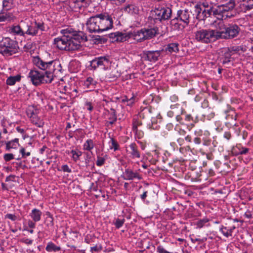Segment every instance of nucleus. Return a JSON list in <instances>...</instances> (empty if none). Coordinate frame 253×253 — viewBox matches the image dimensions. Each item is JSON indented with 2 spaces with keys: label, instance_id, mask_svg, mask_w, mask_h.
<instances>
[{
  "label": "nucleus",
  "instance_id": "obj_20",
  "mask_svg": "<svg viewBox=\"0 0 253 253\" xmlns=\"http://www.w3.org/2000/svg\"><path fill=\"white\" fill-rule=\"evenodd\" d=\"M239 8L241 11L246 12L253 8V0H242L239 5Z\"/></svg>",
  "mask_w": 253,
  "mask_h": 253
},
{
  "label": "nucleus",
  "instance_id": "obj_2",
  "mask_svg": "<svg viewBox=\"0 0 253 253\" xmlns=\"http://www.w3.org/2000/svg\"><path fill=\"white\" fill-rule=\"evenodd\" d=\"M60 33L62 35L54 40V44L60 50H78L81 47L80 43L82 42L87 41L83 32L74 31L71 28L63 29Z\"/></svg>",
  "mask_w": 253,
  "mask_h": 253
},
{
  "label": "nucleus",
  "instance_id": "obj_42",
  "mask_svg": "<svg viewBox=\"0 0 253 253\" xmlns=\"http://www.w3.org/2000/svg\"><path fill=\"white\" fill-rule=\"evenodd\" d=\"M141 124L136 120H133V124H132V130L135 133L137 134L138 129V126L141 125Z\"/></svg>",
  "mask_w": 253,
  "mask_h": 253
},
{
  "label": "nucleus",
  "instance_id": "obj_12",
  "mask_svg": "<svg viewBox=\"0 0 253 253\" xmlns=\"http://www.w3.org/2000/svg\"><path fill=\"white\" fill-rule=\"evenodd\" d=\"M234 7V4L232 3L227 4H225V2L221 3L220 5L212 6V14L214 16H221L225 11L231 10Z\"/></svg>",
  "mask_w": 253,
  "mask_h": 253
},
{
  "label": "nucleus",
  "instance_id": "obj_18",
  "mask_svg": "<svg viewBox=\"0 0 253 253\" xmlns=\"http://www.w3.org/2000/svg\"><path fill=\"white\" fill-rule=\"evenodd\" d=\"M109 38L112 40V42H123L127 40V36L126 33L117 32L112 33L109 35Z\"/></svg>",
  "mask_w": 253,
  "mask_h": 253
},
{
  "label": "nucleus",
  "instance_id": "obj_28",
  "mask_svg": "<svg viewBox=\"0 0 253 253\" xmlns=\"http://www.w3.org/2000/svg\"><path fill=\"white\" fill-rule=\"evenodd\" d=\"M152 110L150 107H144L141 109L139 113V116L143 119L149 118L151 117V114Z\"/></svg>",
  "mask_w": 253,
  "mask_h": 253
},
{
  "label": "nucleus",
  "instance_id": "obj_45",
  "mask_svg": "<svg viewBox=\"0 0 253 253\" xmlns=\"http://www.w3.org/2000/svg\"><path fill=\"white\" fill-rule=\"evenodd\" d=\"M102 250V247L100 244H96L95 246L90 248L91 253L94 252H98Z\"/></svg>",
  "mask_w": 253,
  "mask_h": 253
},
{
  "label": "nucleus",
  "instance_id": "obj_57",
  "mask_svg": "<svg viewBox=\"0 0 253 253\" xmlns=\"http://www.w3.org/2000/svg\"><path fill=\"white\" fill-rule=\"evenodd\" d=\"M220 3H224L225 2V4H229L232 3V4H235V0H219Z\"/></svg>",
  "mask_w": 253,
  "mask_h": 253
},
{
  "label": "nucleus",
  "instance_id": "obj_58",
  "mask_svg": "<svg viewBox=\"0 0 253 253\" xmlns=\"http://www.w3.org/2000/svg\"><path fill=\"white\" fill-rule=\"evenodd\" d=\"M15 178V176L14 175H10L6 177L5 179L6 181H14Z\"/></svg>",
  "mask_w": 253,
  "mask_h": 253
},
{
  "label": "nucleus",
  "instance_id": "obj_44",
  "mask_svg": "<svg viewBox=\"0 0 253 253\" xmlns=\"http://www.w3.org/2000/svg\"><path fill=\"white\" fill-rule=\"evenodd\" d=\"M209 221V220L207 218H204L202 219H200V220L198 221L196 225L198 228H202L205 223L208 222Z\"/></svg>",
  "mask_w": 253,
  "mask_h": 253
},
{
  "label": "nucleus",
  "instance_id": "obj_29",
  "mask_svg": "<svg viewBox=\"0 0 253 253\" xmlns=\"http://www.w3.org/2000/svg\"><path fill=\"white\" fill-rule=\"evenodd\" d=\"M96 82L91 77H88L84 82V86L87 88L91 89L94 87Z\"/></svg>",
  "mask_w": 253,
  "mask_h": 253
},
{
  "label": "nucleus",
  "instance_id": "obj_8",
  "mask_svg": "<svg viewBox=\"0 0 253 253\" xmlns=\"http://www.w3.org/2000/svg\"><path fill=\"white\" fill-rule=\"evenodd\" d=\"M204 9L201 5L197 4L194 6L196 18L199 20H204L206 18L213 15L212 6H206L204 4Z\"/></svg>",
  "mask_w": 253,
  "mask_h": 253
},
{
  "label": "nucleus",
  "instance_id": "obj_25",
  "mask_svg": "<svg viewBox=\"0 0 253 253\" xmlns=\"http://www.w3.org/2000/svg\"><path fill=\"white\" fill-rule=\"evenodd\" d=\"M108 114L109 115L108 118L109 121L106 123V126L108 127L110 125H113L117 121L116 112L114 109L111 108L110 112H109Z\"/></svg>",
  "mask_w": 253,
  "mask_h": 253
},
{
  "label": "nucleus",
  "instance_id": "obj_39",
  "mask_svg": "<svg viewBox=\"0 0 253 253\" xmlns=\"http://www.w3.org/2000/svg\"><path fill=\"white\" fill-rule=\"evenodd\" d=\"M220 231L226 237H228L232 235V233L229 231L227 227L222 226L220 229Z\"/></svg>",
  "mask_w": 253,
  "mask_h": 253
},
{
  "label": "nucleus",
  "instance_id": "obj_19",
  "mask_svg": "<svg viewBox=\"0 0 253 253\" xmlns=\"http://www.w3.org/2000/svg\"><path fill=\"white\" fill-rule=\"evenodd\" d=\"M145 59L151 62H156L160 56V51H146L144 52Z\"/></svg>",
  "mask_w": 253,
  "mask_h": 253
},
{
  "label": "nucleus",
  "instance_id": "obj_23",
  "mask_svg": "<svg viewBox=\"0 0 253 253\" xmlns=\"http://www.w3.org/2000/svg\"><path fill=\"white\" fill-rule=\"evenodd\" d=\"M249 151V148L244 147L241 145H237L233 148L232 150L233 153L235 155L246 154Z\"/></svg>",
  "mask_w": 253,
  "mask_h": 253
},
{
  "label": "nucleus",
  "instance_id": "obj_62",
  "mask_svg": "<svg viewBox=\"0 0 253 253\" xmlns=\"http://www.w3.org/2000/svg\"><path fill=\"white\" fill-rule=\"evenodd\" d=\"M28 226L31 228L35 227V223L33 221L29 220L28 222Z\"/></svg>",
  "mask_w": 253,
  "mask_h": 253
},
{
  "label": "nucleus",
  "instance_id": "obj_63",
  "mask_svg": "<svg viewBox=\"0 0 253 253\" xmlns=\"http://www.w3.org/2000/svg\"><path fill=\"white\" fill-rule=\"evenodd\" d=\"M147 196V191H145L143 193L140 195V198L143 201H145L146 197Z\"/></svg>",
  "mask_w": 253,
  "mask_h": 253
},
{
  "label": "nucleus",
  "instance_id": "obj_26",
  "mask_svg": "<svg viewBox=\"0 0 253 253\" xmlns=\"http://www.w3.org/2000/svg\"><path fill=\"white\" fill-rule=\"evenodd\" d=\"M42 212L41 211L37 209H34L30 213V215L35 222L39 221L41 220Z\"/></svg>",
  "mask_w": 253,
  "mask_h": 253
},
{
  "label": "nucleus",
  "instance_id": "obj_21",
  "mask_svg": "<svg viewBox=\"0 0 253 253\" xmlns=\"http://www.w3.org/2000/svg\"><path fill=\"white\" fill-rule=\"evenodd\" d=\"M129 150H127L130 156L132 159L140 158V153L138 151V147L135 143H132L129 145Z\"/></svg>",
  "mask_w": 253,
  "mask_h": 253
},
{
  "label": "nucleus",
  "instance_id": "obj_60",
  "mask_svg": "<svg viewBox=\"0 0 253 253\" xmlns=\"http://www.w3.org/2000/svg\"><path fill=\"white\" fill-rule=\"evenodd\" d=\"M202 134H203V131L200 129H199L195 131V135H196V136L199 137L200 136H201V135H202Z\"/></svg>",
  "mask_w": 253,
  "mask_h": 253
},
{
  "label": "nucleus",
  "instance_id": "obj_15",
  "mask_svg": "<svg viewBox=\"0 0 253 253\" xmlns=\"http://www.w3.org/2000/svg\"><path fill=\"white\" fill-rule=\"evenodd\" d=\"M232 55L228 48H223L220 51V60L223 64H228L231 62Z\"/></svg>",
  "mask_w": 253,
  "mask_h": 253
},
{
  "label": "nucleus",
  "instance_id": "obj_30",
  "mask_svg": "<svg viewBox=\"0 0 253 253\" xmlns=\"http://www.w3.org/2000/svg\"><path fill=\"white\" fill-rule=\"evenodd\" d=\"M21 77V76L19 75L15 76H10L7 79L6 84L9 85H14L16 82L20 81Z\"/></svg>",
  "mask_w": 253,
  "mask_h": 253
},
{
  "label": "nucleus",
  "instance_id": "obj_41",
  "mask_svg": "<svg viewBox=\"0 0 253 253\" xmlns=\"http://www.w3.org/2000/svg\"><path fill=\"white\" fill-rule=\"evenodd\" d=\"M111 145L110 146V148L111 149H113L115 151L119 149V145L117 142L116 140H115L114 138H111L110 140V142Z\"/></svg>",
  "mask_w": 253,
  "mask_h": 253
},
{
  "label": "nucleus",
  "instance_id": "obj_56",
  "mask_svg": "<svg viewBox=\"0 0 253 253\" xmlns=\"http://www.w3.org/2000/svg\"><path fill=\"white\" fill-rule=\"evenodd\" d=\"M123 102H126L127 103V105H131L134 103V98L131 97L129 98L128 100H125L123 99Z\"/></svg>",
  "mask_w": 253,
  "mask_h": 253
},
{
  "label": "nucleus",
  "instance_id": "obj_14",
  "mask_svg": "<svg viewBox=\"0 0 253 253\" xmlns=\"http://www.w3.org/2000/svg\"><path fill=\"white\" fill-rule=\"evenodd\" d=\"M142 31H143V38L145 40H149L156 37L159 33L158 28L157 27L147 28L142 29Z\"/></svg>",
  "mask_w": 253,
  "mask_h": 253
},
{
  "label": "nucleus",
  "instance_id": "obj_47",
  "mask_svg": "<svg viewBox=\"0 0 253 253\" xmlns=\"http://www.w3.org/2000/svg\"><path fill=\"white\" fill-rule=\"evenodd\" d=\"M125 222V219H117L114 223V224L117 228H120L123 226Z\"/></svg>",
  "mask_w": 253,
  "mask_h": 253
},
{
  "label": "nucleus",
  "instance_id": "obj_36",
  "mask_svg": "<svg viewBox=\"0 0 253 253\" xmlns=\"http://www.w3.org/2000/svg\"><path fill=\"white\" fill-rule=\"evenodd\" d=\"M13 4L12 0H3L2 1V6L3 8L5 10H8L10 9L12 6Z\"/></svg>",
  "mask_w": 253,
  "mask_h": 253
},
{
  "label": "nucleus",
  "instance_id": "obj_43",
  "mask_svg": "<svg viewBox=\"0 0 253 253\" xmlns=\"http://www.w3.org/2000/svg\"><path fill=\"white\" fill-rule=\"evenodd\" d=\"M70 153L72 155L73 160L75 161L82 155V152L81 151H76L75 150H71Z\"/></svg>",
  "mask_w": 253,
  "mask_h": 253
},
{
  "label": "nucleus",
  "instance_id": "obj_53",
  "mask_svg": "<svg viewBox=\"0 0 253 253\" xmlns=\"http://www.w3.org/2000/svg\"><path fill=\"white\" fill-rule=\"evenodd\" d=\"M157 251L159 253H171L166 251L162 246H159L157 248Z\"/></svg>",
  "mask_w": 253,
  "mask_h": 253
},
{
  "label": "nucleus",
  "instance_id": "obj_11",
  "mask_svg": "<svg viewBox=\"0 0 253 253\" xmlns=\"http://www.w3.org/2000/svg\"><path fill=\"white\" fill-rule=\"evenodd\" d=\"M212 26L215 28L214 30H211L214 32V36L216 40L222 39L225 32L226 25L222 20L214 21L212 24Z\"/></svg>",
  "mask_w": 253,
  "mask_h": 253
},
{
  "label": "nucleus",
  "instance_id": "obj_64",
  "mask_svg": "<svg viewBox=\"0 0 253 253\" xmlns=\"http://www.w3.org/2000/svg\"><path fill=\"white\" fill-rule=\"evenodd\" d=\"M231 133L229 132H225L224 134V137L229 140L231 138Z\"/></svg>",
  "mask_w": 253,
  "mask_h": 253
},
{
  "label": "nucleus",
  "instance_id": "obj_13",
  "mask_svg": "<svg viewBox=\"0 0 253 253\" xmlns=\"http://www.w3.org/2000/svg\"><path fill=\"white\" fill-rule=\"evenodd\" d=\"M28 116L34 125L39 127L43 126L44 123L37 115V110L34 107H29L27 111Z\"/></svg>",
  "mask_w": 253,
  "mask_h": 253
},
{
  "label": "nucleus",
  "instance_id": "obj_48",
  "mask_svg": "<svg viewBox=\"0 0 253 253\" xmlns=\"http://www.w3.org/2000/svg\"><path fill=\"white\" fill-rule=\"evenodd\" d=\"M105 159L100 156H97V161L96 162V165L98 167H101L105 163Z\"/></svg>",
  "mask_w": 253,
  "mask_h": 253
},
{
  "label": "nucleus",
  "instance_id": "obj_31",
  "mask_svg": "<svg viewBox=\"0 0 253 253\" xmlns=\"http://www.w3.org/2000/svg\"><path fill=\"white\" fill-rule=\"evenodd\" d=\"M179 44L177 43H170L169 44L166 48V51L171 52H177L178 49Z\"/></svg>",
  "mask_w": 253,
  "mask_h": 253
},
{
  "label": "nucleus",
  "instance_id": "obj_50",
  "mask_svg": "<svg viewBox=\"0 0 253 253\" xmlns=\"http://www.w3.org/2000/svg\"><path fill=\"white\" fill-rule=\"evenodd\" d=\"M3 158L6 162H8L14 159V155L12 153L5 154L4 155Z\"/></svg>",
  "mask_w": 253,
  "mask_h": 253
},
{
  "label": "nucleus",
  "instance_id": "obj_7",
  "mask_svg": "<svg viewBox=\"0 0 253 253\" xmlns=\"http://www.w3.org/2000/svg\"><path fill=\"white\" fill-rule=\"evenodd\" d=\"M23 30L24 35L27 34L31 36H35L38 35L39 31L41 32L44 31V26L43 23H26L23 22Z\"/></svg>",
  "mask_w": 253,
  "mask_h": 253
},
{
  "label": "nucleus",
  "instance_id": "obj_37",
  "mask_svg": "<svg viewBox=\"0 0 253 253\" xmlns=\"http://www.w3.org/2000/svg\"><path fill=\"white\" fill-rule=\"evenodd\" d=\"M231 51L232 55L236 53H238L240 51H244V47L242 46H233L230 47H228Z\"/></svg>",
  "mask_w": 253,
  "mask_h": 253
},
{
  "label": "nucleus",
  "instance_id": "obj_34",
  "mask_svg": "<svg viewBox=\"0 0 253 253\" xmlns=\"http://www.w3.org/2000/svg\"><path fill=\"white\" fill-rule=\"evenodd\" d=\"M46 250L48 252H57L61 250L60 247L56 246L53 243H49L46 247Z\"/></svg>",
  "mask_w": 253,
  "mask_h": 253
},
{
  "label": "nucleus",
  "instance_id": "obj_17",
  "mask_svg": "<svg viewBox=\"0 0 253 253\" xmlns=\"http://www.w3.org/2000/svg\"><path fill=\"white\" fill-rule=\"evenodd\" d=\"M143 31H142V29L137 31L126 33V36L127 37V40L130 38H133L138 42L145 41V38L143 37Z\"/></svg>",
  "mask_w": 253,
  "mask_h": 253
},
{
  "label": "nucleus",
  "instance_id": "obj_27",
  "mask_svg": "<svg viewBox=\"0 0 253 253\" xmlns=\"http://www.w3.org/2000/svg\"><path fill=\"white\" fill-rule=\"evenodd\" d=\"M6 144V149L9 150L10 149L16 148L17 145H19V139L15 138L11 141L5 142Z\"/></svg>",
  "mask_w": 253,
  "mask_h": 253
},
{
  "label": "nucleus",
  "instance_id": "obj_16",
  "mask_svg": "<svg viewBox=\"0 0 253 253\" xmlns=\"http://www.w3.org/2000/svg\"><path fill=\"white\" fill-rule=\"evenodd\" d=\"M123 178L124 179L127 180H133L135 179L140 180L142 179L141 176L138 172L136 171L134 172L129 169H125V171L124 172Z\"/></svg>",
  "mask_w": 253,
  "mask_h": 253
},
{
  "label": "nucleus",
  "instance_id": "obj_22",
  "mask_svg": "<svg viewBox=\"0 0 253 253\" xmlns=\"http://www.w3.org/2000/svg\"><path fill=\"white\" fill-rule=\"evenodd\" d=\"M97 58L100 67L104 70H106L111 63L109 56H100Z\"/></svg>",
  "mask_w": 253,
  "mask_h": 253
},
{
  "label": "nucleus",
  "instance_id": "obj_54",
  "mask_svg": "<svg viewBox=\"0 0 253 253\" xmlns=\"http://www.w3.org/2000/svg\"><path fill=\"white\" fill-rule=\"evenodd\" d=\"M85 106L86 108V109L89 111H91L93 110V106L92 105L91 103L90 102H86L85 103Z\"/></svg>",
  "mask_w": 253,
  "mask_h": 253
},
{
  "label": "nucleus",
  "instance_id": "obj_35",
  "mask_svg": "<svg viewBox=\"0 0 253 253\" xmlns=\"http://www.w3.org/2000/svg\"><path fill=\"white\" fill-rule=\"evenodd\" d=\"M94 143L92 140L87 139L84 144V149L87 151H90L94 147Z\"/></svg>",
  "mask_w": 253,
  "mask_h": 253
},
{
  "label": "nucleus",
  "instance_id": "obj_1",
  "mask_svg": "<svg viewBox=\"0 0 253 253\" xmlns=\"http://www.w3.org/2000/svg\"><path fill=\"white\" fill-rule=\"evenodd\" d=\"M33 62L35 66L43 71L40 72L37 70H31L28 74V77L36 86L42 84L50 83L54 77H58L61 73L62 66L58 61L45 62L37 56L33 57Z\"/></svg>",
  "mask_w": 253,
  "mask_h": 253
},
{
  "label": "nucleus",
  "instance_id": "obj_55",
  "mask_svg": "<svg viewBox=\"0 0 253 253\" xmlns=\"http://www.w3.org/2000/svg\"><path fill=\"white\" fill-rule=\"evenodd\" d=\"M247 82L253 84V73H250L248 75Z\"/></svg>",
  "mask_w": 253,
  "mask_h": 253
},
{
  "label": "nucleus",
  "instance_id": "obj_5",
  "mask_svg": "<svg viewBox=\"0 0 253 253\" xmlns=\"http://www.w3.org/2000/svg\"><path fill=\"white\" fill-rule=\"evenodd\" d=\"M18 42L9 38H5L0 43V53L3 55H11L18 52Z\"/></svg>",
  "mask_w": 253,
  "mask_h": 253
},
{
  "label": "nucleus",
  "instance_id": "obj_40",
  "mask_svg": "<svg viewBox=\"0 0 253 253\" xmlns=\"http://www.w3.org/2000/svg\"><path fill=\"white\" fill-rule=\"evenodd\" d=\"M90 67H91V69L93 70H95L96 68L100 67L97 57L95 58L90 61Z\"/></svg>",
  "mask_w": 253,
  "mask_h": 253
},
{
  "label": "nucleus",
  "instance_id": "obj_3",
  "mask_svg": "<svg viewBox=\"0 0 253 253\" xmlns=\"http://www.w3.org/2000/svg\"><path fill=\"white\" fill-rule=\"evenodd\" d=\"M113 25V20L112 16L106 13L92 16L86 22L87 30L90 33L107 31L111 29Z\"/></svg>",
  "mask_w": 253,
  "mask_h": 253
},
{
  "label": "nucleus",
  "instance_id": "obj_61",
  "mask_svg": "<svg viewBox=\"0 0 253 253\" xmlns=\"http://www.w3.org/2000/svg\"><path fill=\"white\" fill-rule=\"evenodd\" d=\"M194 143L196 144H200L201 143V140L200 137L196 136L193 140Z\"/></svg>",
  "mask_w": 253,
  "mask_h": 253
},
{
  "label": "nucleus",
  "instance_id": "obj_46",
  "mask_svg": "<svg viewBox=\"0 0 253 253\" xmlns=\"http://www.w3.org/2000/svg\"><path fill=\"white\" fill-rule=\"evenodd\" d=\"M20 153L21 154L22 157L23 158H25L31 155V152L30 151H26L24 148H21L20 149Z\"/></svg>",
  "mask_w": 253,
  "mask_h": 253
},
{
  "label": "nucleus",
  "instance_id": "obj_52",
  "mask_svg": "<svg viewBox=\"0 0 253 253\" xmlns=\"http://www.w3.org/2000/svg\"><path fill=\"white\" fill-rule=\"evenodd\" d=\"M61 169L64 172H69V173H70L72 172L71 169L69 167V166L67 165H63L61 167Z\"/></svg>",
  "mask_w": 253,
  "mask_h": 253
},
{
  "label": "nucleus",
  "instance_id": "obj_33",
  "mask_svg": "<svg viewBox=\"0 0 253 253\" xmlns=\"http://www.w3.org/2000/svg\"><path fill=\"white\" fill-rule=\"evenodd\" d=\"M119 76V73L116 69H113L106 73V77L111 80H115Z\"/></svg>",
  "mask_w": 253,
  "mask_h": 253
},
{
  "label": "nucleus",
  "instance_id": "obj_59",
  "mask_svg": "<svg viewBox=\"0 0 253 253\" xmlns=\"http://www.w3.org/2000/svg\"><path fill=\"white\" fill-rule=\"evenodd\" d=\"M88 1L87 0H86L84 3L82 4H78V7L81 8L82 7H86L88 5Z\"/></svg>",
  "mask_w": 253,
  "mask_h": 253
},
{
  "label": "nucleus",
  "instance_id": "obj_6",
  "mask_svg": "<svg viewBox=\"0 0 253 253\" xmlns=\"http://www.w3.org/2000/svg\"><path fill=\"white\" fill-rule=\"evenodd\" d=\"M195 39L202 43H210L216 40L214 36V32L211 30L202 29L195 32Z\"/></svg>",
  "mask_w": 253,
  "mask_h": 253
},
{
  "label": "nucleus",
  "instance_id": "obj_4",
  "mask_svg": "<svg viewBox=\"0 0 253 253\" xmlns=\"http://www.w3.org/2000/svg\"><path fill=\"white\" fill-rule=\"evenodd\" d=\"M196 16L191 10L182 9L177 11L176 16L170 20V25L174 30H182L194 22Z\"/></svg>",
  "mask_w": 253,
  "mask_h": 253
},
{
  "label": "nucleus",
  "instance_id": "obj_32",
  "mask_svg": "<svg viewBox=\"0 0 253 253\" xmlns=\"http://www.w3.org/2000/svg\"><path fill=\"white\" fill-rule=\"evenodd\" d=\"M12 31L13 33L19 35L24 36V32L23 30V22L21 23V25H16L15 26H13L12 28Z\"/></svg>",
  "mask_w": 253,
  "mask_h": 253
},
{
  "label": "nucleus",
  "instance_id": "obj_49",
  "mask_svg": "<svg viewBox=\"0 0 253 253\" xmlns=\"http://www.w3.org/2000/svg\"><path fill=\"white\" fill-rule=\"evenodd\" d=\"M175 129L180 136H185L186 134V130L184 129H183L179 126H176Z\"/></svg>",
  "mask_w": 253,
  "mask_h": 253
},
{
  "label": "nucleus",
  "instance_id": "obj_9",
  "mask_svg": "<svg viewBox=\"0 0 253 253\" xmlns=\"http://www.w3.org/2000/svg\"><path fill=\"white\" fill-rule=\"evenodd\" d=\"M155 19L160 21L166 20L169 19L171 15V9L168 7L159 6L154 10Z\"/></svg>",
  "mask_w": 253,
  "mask_h": 253
},
{
  "label": "nucleus",
  "instance_id": "obj_38",
  "mask_svg": "<svg viewBox=\"0 0 253 253\" xmlns=\"http://www.w3.org/2000/svg\"><path fill=\"white\" fill-rule=\"evenodd\" d=\"M11 18V15L9 13L3 12L0 13V22H3L9 20Z\"/></svg>",
  "mask_w": 253,
  "mask_h": 253
},
{
  "label": "nucleus",
  "instance_id": "obj_10",
  "mask_svg": "<svg viewBox=\"0 0 253 253\" xmlns=\"http://www.w3.org/2000/svg\"><path fill=\"white\" fill-rule=\"evenodd\" d=\"M240 31V27L236 24L226 25L222 39H231L237 37Z\"/></svg>",
  "mask_w": 253,
  "mask_h": 253
},
{
  "label": "nucleus",
  "instance_id": "obj_24",
  "mask_svg": "<svg viewBox=\"0 0 253 253\" xmlns=\"http://www.w3.org/2000/svg\"><path fill=\"white\" fill-rule=\"evenodd\" d=\"M124 10L125 12L128 13L130 14H136L138 13L139 8L135 4H128L124 8Z\"/></svg>",
  "mask_w": 253,
  "mask_h": 253
},
{
  "label": "nucleus",
  "instance_id": "obj_51",
  "mask_svg": "<svg viewBox=\"0 0 253 253\" xmlns=\"http://www.w3.org/2000/svg\"><path fill=\"white\" fill-rule=\"evenodd\" d=\"M5 219L8 218L12 221H15L17 220V217L15 214H11V213H7L4 216Z\"/></svg>",
  "mask_w": 253,
  "mask_h": 253
}]
</instances>
